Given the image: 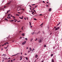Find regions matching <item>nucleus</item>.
I'll return each mask as SVG.
<instances>
[{"instance_id":"f257e3e1","label":"nucleus","mask_w":62,"mask_h":62,"mask_svg":"<svg viewBox=\"0 0 62 62\" xmlns=\"http://www.w3.org/2000/svg\"><path fill=\"white\" fill-rule=\"evenodd\" d=\"M11 1H10L6 5V7H8V6H9V5H10V4H11Z\"/></svg>"},{"instance_id":"f03ea898","label":"nucleus","mask_w":62,"mask_h":62,"mask_svg":"<svg viewBox=\"0 0 62 62\" xmlns=\"http://www.w3.org/2000/svg\"><path fill=\"white\" fill-rule=\"evenodd\" d=\"M38 42H39V43H41V42H42V39H40L38 41Z\"/></svg>"},{"instance_id":"7ed1b4c3","label":"nucleus","mask_w":62,"mask_h":62,"mask_svg":"<svg viewBox=\"0 0 62 62\" xmlns=\"http://www.w3.org/2000/svg\"><path fill=\"white\" fill-rule=\"evenodd\" d=\"M25 43H26V41H25L24 42L22 43V45H24V44H25Z\"/></svg>"},{"instance_id":"20e7f679","label":"nucleus","mask_w":62,"mask_h":62,"mask_svg":"<svg viewBox=\"0 0 62 62\" xmlns=\"http://www.w3.org/2000/svg\"><path fill=\"white\" fill-rule=\"evenodd\" d=\"M59 27H58L57 28H56L55 29V31H56V30H58V29H59Z\"/></svg>"},{"instance_id":"39448f33","label":"nucleus","mask_w":62,"mask_h":62,"mask_svg":"<svg viewBox=\"0 0 62 62\" xmlns=\"http://www.w3.org/2000/svg\"><path fill=\"white\" fill-rule=\"evenodd\" d=\"M9 11H10V10H8V11H7V13H5V14H7V13H8V12H9Z\"/></svg>"},{"instance_id":"423d86ee","label":"nucleus","mask_w":62,"mask_h":62,"mask_svg":"<svg viewBox=\"0 0 62 62\" xmlns=\"http://www.w3.org/2000/svg\"><path fill=\"white\" fill-rule=\"evenodd\" d=\"M3 59H4L5 60H6V59H7V58H4V57H3Z\"/></svg>"},{"instance_id":"0eeeda50","label":"nucleus","mask_w":62,"mask_h":62,"mask_svg":"<svg viewBox=\"0 0 62 62\" xmlns=\"http://www.w3.org/2000/svg\"><path fill=\"white\" fill-rule=\"evenodd\" d=\"M52 62H54V59H53L52 60Z\"/></svg>"},{"instance_id":"6e6552de","label":"nucleus","mask_w":62,"mask_h":62,"mask_svg":"<svg viewBox=\"0 0 62 62\" xmlns=\"http://www.w3.org/2000/svg\"><path fill=\"white\" fill-rule=\"evenodd\" d=\"M52 10V9L51 8H50L49 9V11H51Z\"/></svg>"},{"instance_id":"1a4fd4ad","label":"nucleus","mask_w":62,"mask_h":62,"mask_svg":"<svg viewBox=\"0 0 62 62\" xmlns=\"http://www.w3.org/2000/svg\"><path fill=\"white\" fill-rule=\"evenodd\" d=\"M24 33H23L22 34V35L23 36H24V35H25Z\"/></svg>"},{"instance_id":"9d476101","label":"nucleus","mask_w":62,"mask_h":62,"mask_svg":"<svg viewBox=\"0 0 62 62\" xmlns=\"http://www.w3.org/2000/svg\"><path fill=\"white\" fill-rule=\"evenodd\" d=\"M38 55L36 54V56H35V57L36 58H37L38 57Z\"/></svg>"},{"instance_id":"9b49d317","label":"nucleus","mask_w":62,"mask_h":62,"mask_svg":"<svg viewBox=\"0 0 62 62\" xmlns=\"http://www.w3.org/2000/svg\"><path fill=\"white\" fill-rule=\"evenodd\" d=\"M4 20H6V21H8V19H7V18H5Z\"/></svg>"},{"instance_id":"f8f14e48","label":"nucleus","mask_w":62,"mask_h":62,"mask_svg":"<svg viewBox=\"0 0 62 62\" xmlns=\"http://www.w3.org/2000/svg\"><path fill=\"white\" fill-rule=\"evenodd\" d=\"M33 38H31V41H32V40H33Z\"/></svg>"},{"instance_id":"ddd939ff","label":"nucleus","mask_w":62,"mask_h":62,"mask_svg":"<svg viewBox=\"0 0 62 62\" xmlns=\"http://www.w3.org/2000/svg\"><path fill=\"white\" fill-rule=\"evenodd\" d=\"M23 16H22V18H21V19H23Z\"/></svg>"},{"instance_id":"4468645a","label":"nucleus","mask_w":62,"mask_h":62,"mask_svg":"<svg viewBox=\"0 0 62 62\" xmlns=\"http://www.w3.org/2000/svg\"><path fill=\"white\" fill-rule=\"evenodd\" d=\"M44 47H46V45H45L44 46Z\"/></svg>"},{"instance_id":"2eb2a0df","label":"nucleus","mask_w":62,"mask_h":62,"mask_svg":"<svg viewBox=\"0 0 62 62\" xmlns=\"http://www.w3.org/2000/svg\"><path fill=\"white\" fill-rule=\"evenodd\" d=\"M30 51H32V49H31V48H30Z\"/></svg>"},{"instance_id":"dca6fc26","label":"nucleus","mask_w":62,"mask_h":62,"mask_svg":"<svg viewBox=\"0 0 62 62\" xmlns=\"http://www.w3.org/2000/svg\"><path fill=\"white\" fill-rule=\"evenodd\" d=\"M26 60H28V58L27 57H26Z\"/></svg>"},{"instance_id":"f3484780","label":"nucleus","mask_w":62,"mask_h":62,"mask_svg":"<svg viewBox=\"0 0 62 62\" xmlns=\"http://www.w3.org/2000/svg\"><path fill=\"white\" fill-rule=\"evenodd\" d=\"M29 23L30 24V26H31V23L30 22H29Z\"/></svg>"},{"instance_id":"a211bd4d","label":"nucleus","mask_w":62,"mask_h":62,"mask_svg":"<svg viewBox=\"0 0 62 62\" xmlns=\"http://www.w3.org/2000/svg\"><path fill=\"white\" fill-rule=\"evenodd\" d=\"M40 33V31H39L37 33V34H39V33Z\"/></svg>"},{"instance_id":"6ab92c4d","label":"nucleus","mask_w":62,"mask_h":62,"mask_svg":"<svg viewBox=\"0 0 62 62\" xmlns=\"http://www.w3.org/2000/svg\"><path fill=\"white\" fill-rule=\"evenodd\" d=\"M16 54H15V55H12V56H16Z\"/></svg>"},{"instance_id":"aec40b11","label":"nucleus","mask_w":62,"mask_h":62,"mask_svg":"<svg viewBox=\"0 0 62 62\" xmlns=\"http://www.w3.org/2000/svg\"><path fill=\"white\" fill-rule=\"evenodd\" d=\"M38 7V5H37V6H35V8H37Z\"/></svg>"},{"instance_id":"412c9836","label":"nucleus","mask_w":62,"mask_h":62,"mask_svg":"<svg viewBox=\"0 0 62 62\" xmlns=\"http://www.w3.org/2000/svg\"><path fill=\"white\" fill-rule=\"evenodd\" d=\"M36 39L35 40V41H36V40H38V39L37 38H36Z\"/></svg>"},{"instance_id":"4be33fe9","label":"nucleus","mask_w":62,"mask_h":62,"mask_svg":"<svg viewBox=\"0 0 62 62\" xmlns=\"http://www.w3.org/2000/svg\"><path fill=\"white\" fill-rule=\"evenodd\" d=\"M25 40H27V39L26 38H25Z\"/></svg>"},{"instance_id":"5701e85b","label":"nucleus","mask_w":62,"mask_h":62,"mask_svg":"<svg viewBox=\"0 0 62 62\" xmlns=\"http://www.w3.org/2000/svg\"><path fill=\"white\" fill-rule=\"evenodd\" d=\"M53 56V54H52L51 55V56Z\"/></svg>"},{"instance_id":"b1692460","label":"nucleus","mask_w":62,"mask_h":62,"mask_svg":"<svg viewBox=\"0 0 62 62\" xmlns=\"http://www.w3.org/2000/svg\"><path fill=\"white\" fill-rule=\"evenodd\" d=\"M34 20H37L36 18H34Z\"/></svg>"},{"instance_id":"393cba45","label":"nucleus","mask_w":62,"mask_h":62,"mask_svg":"<svg viewBox=\"0 0 62 62\" xmlns=\"http://www.w3.org/2000/svg\"><path fill=\"white\" fill-rule=\"evenodd\" d=\"M34 13V12H32V14H33L34 15V14H33V13Z\"/></svg>"},{"instance_id":"a878e982","label":"nucleus","mask_w":62,"mask_h":62,"mask_svg":"<svg viewBox=\"0 0 62 62\" xmlns=\"http://www.w3.org/2000/svg\"><path fill=\"white\" fill-rule=\"evenodd\" d=\"M34 33H35V32H33V33H32L31 34H32V35H33V34H34Z\"/></svg>"},{"instance_id":"bb28decb","label":"nucleus","mask_w":62,"mask_h":62,"mask_svg":"<svg viewBox=\"0 0 62 62\" xmlns=\"http://www.w3.org/2000/svg\"><path fill=\"white\" fill-rule=\"evenodd\" d=\"M20 54V53H17V54H16V55H17L18 54Z\"/></svg>"},{"instance_id":"cd10ccee","label":"nucleus","mask_w":62,"mask_h":62,"mask_svg":"<svg viewBox=\"0 0 62 62\" xmlns=\"http://www.w3.org/2000/svg\"><path fill=\"white\" fill-rule=\"evenodd\" d=\"M33 10L34 11V12H35L36 13V10Z\"/></svg>"},{"instance_id":"c85d7f7f","label":"nucleus","mask_w":62,"mask_h":62,"mask_svg":"<svg viewBox=\"0 0 62 62\" xmlns=\"http://www.w3.org/2000/svg\"><path fill=\"white\" fill-rule=\"evenodd\" d=\"M35 8H34L33 9H32V10H34V9H35Z\"/></svg>"},{"instance_id":"c756f323","label":"nucleus","mask_w":62,"mask_h":62,"mask_svg":"<svg viewBox=\"0 0 62 62\" xmlns=\"http://www.w3.org/2000/svg\"><path fill=\"white\" fill-rule=\"evenodd\" d=\"M4 48L5 49H7V47H4Z\"/></svg>"},{"instance_id":"7c9ffc66","label":"nucleus","mask_w":62,"mask_h":62,"mask_svg":"<svg viewBox=\"0 0 62 62\" xmlns=\"http://www.w3.org/2000/svg\"><path fill=\"white\" fill-rule=\"evenodd\" d=\"M5 55V54H3V55H2V56H4V55Z\"/></svg>"},{"instance_id":"2f4dec72","label":"nucleus","mask_w":62,"mask_h":62,"mask_svg":"<svg viewBox=\"0 0 62 62\" xmlns=\"http://www.w3.org/2000/svg\"><path fill=\"white\" fill-rule=\"evenodd\" d=\"M22 59V58H20V60H21Z\"/></svg>"},{"instance_id":"473e14b6","label":"nucleus","mask_w":62,"mask_h":62,"mask_svg":"<svg viewBox=\"0 0 62 62\" xmlns=\"http://www.w3.org/2000/svg\"><path fill=\"white\" fill-rule=\"evenodd\" d=\"M43 25V23H42V24H41L40 26H41V25Z\"/></svg>"},{"instance_id":"72a5a7b5","label":"nucleus","mask_w":62,"mask_h":62,"mask_svg":"<svg viewBox=\"0 0 62 62\" xmlns=\"http://www.w3.org/2000/svg\"><path fill=\"white\" fill-rule=\"evenodd\" d=\"M34 50L35 49H34V48L32 50V51H33V50Z\"/></svg>"},{"instance_id":"f704fd0d","label":"nucleus","mask_w":62,"mask_h":62,"mask_svg":"<svg viewBox=\"0 0 62 62\" xmlns=\"http://www.w3.org/2000/svg\"><path fill=\"white\" fill-rule=\"evenodd\" d=\"M30 52V51H29L28 52V53H29V52Z\"/></svg>"},{"instance_id":"c9c22d12","label":"nucleus","mask_w":62,"mask_h":62,"mask_svg":"<svg viewBox=\"0 0 62 62\" xmlns=\"http://www.w3.org/2000/svg\"><path fill=\"white\" fill-rule=\"evenodd\" d=\"M12 17H13V18H15V17L13 16H12Z\"/></svg>"},{"instance_id":"e433bc0d","label":"nucleus","mask_w":62,"mask_h":62,"mask_svg":"<svg viewBox=\"0 0 62 62\" xmlns=\"http://www.w3.org/2000/svg\"><path fill=\"white\" fill-rule=\"evenodd\" d=\"M60 23H59V24H58L57 25H59V24Z\"/></svg>"},{"instance_id":"4c0bfd02","label":"nucleus","mask_w":62,"mask_h":62,"mask_svg":"<svg viewBox=\"0 0 62 62\" xmlns=\"http://www.w3.org/2000/svg\"><path fill=\"white\" fill-rule=\"evenodd\" d=\"M42 15V14H40L39 15L40 16H41V15Z\"/></svg>"},{"instance_id":"58836bf2","label":"nucleus","mask_w":62,"mask_h":62,"mask_svg":"<svg viewBox=\"0 0 62 62\" xmlns=\"http://www.w3.org/2000/svg\"><path fill=\"white\" fill-rule=\"evenodd\" d=\"M22 30H23V27H22Z\"/></svg>"},{"instance_id":"ea45409f","label":"nucleus","mask_w":62,"mask_h":62,"mask_svg":"<svg viewBox=\"0 0 62 62\" xmlns=\"http://www.w3.org/2000/svg\"><path fill=\"white\" fill-rule=\"evenodd\" d=\"M11 21H12V22H14V20H12Z\"/></svg>"},{"instance_id":"a19ab883","label":"nucleus","mask_w":62,"mask_h":62,"mask_svg":"<svg viewBox=\"0 0 62 62\" xmlns=\"http://www.w3.org/2000/svg\"><path fill=\"white\" fill-rule=\"evenodd\" d=\"M24 19H25V20H26V18L25 17L24 18Z\"/></svg>"},{"instance_id":"79ce46f5","label":"nucleus","mask_w":62,"mask_h":62,"mask_svg":"<svg viewBox=\"0 0 62 62\" xmlns=\"http://www.w3.org/2000/svg\"><path fill=\"white\" fill-rule=\"evenodd\" d=\"M8 15L9 16H10V14H8Z\"/></svg>"},{"instance_id":"37998d69","label":"nucleus","mask_w":62,"mask_h":62,"mask_svg":"<svg viewBox=\"0 0 62 62\" xmlns=\"http://www.w3.org/2000/svg\"><path fill=\"white\" fill-rule=\"evenodd\" d=\"M6 43H5L4 44V45H6Z\"/></svg>"},{"instance_id":"c03bdc74","label":"nucleus","mask_w":62,"mask_h":62,"mask_svg":"<svg viewBox=\"0 0 62 62\" xmlns=\"http://www.w3.org/2000/svg\"><path fill=\"white\" fill-rule=\"evenodd\" d=\"M12 61H13L12 60H11V62H12Z\"/></svg>"},{"instance_id":"a18cd8bd","label":"nucleus","mask_w":62,"mask_h":62,"mask_svg":"<svg viewBox=\"0 0 62 62\" xmlns=\"http://www.w3.org/2000/svg\"><path fill=\"white\" fill-rule=\"evenodd\" d=\"M43 3H45V1H43Z\"/></svg>"},{"instance_id":"49530a36","label":"nucleus","mask_w":62,"mask_h":62,"mask_svg":"<svg viewBox=\"0 0 62 62\" xmlns=\"http://www.w3.org/2000/svg\"><path fill=\"white\" fill-rule=\"evenodd\" d=\"M16 15H17V16H19V15H18V14H16Z\"/></svg>"},{"instance_id":"de8ad7c7","label":"nucleus","mask_w":62,"mask_h":62,"mask_svg":"<svg viewBox=\"0 0 62 62\" xmlns=\"http://www.w3.org/2000/svg\"><path fill=\"white\" fill-rule=\"evenodd\" d=\"M20 58H22V56H20Z\"/></svg>"},{"instance_id":"09e8293b","label":"nucleus","mask_w":62,"mask_h":62,"mask_svg":"<svg viewBox=\"0 0 62 62\" xmlns=\"http://www.w3.org/2000/svg\"><path fill=\"white\" fill-rule=\"evenodd\" d=\"M26 19L27 20H28V17Z\"/></svg>"},{"instance_id":"8fccbe9b","label":"nucleus","mask_w":62,"mask_h":62,"mask_svg":"<svg viewBox=\"0 0 62 62\" xmlns=\"http://www.w3.org/2000/svg\"><path fill=\"white\" fill-rule=\"evenodd\" d=\"M28 49V47H27L26 48V49Z\"/></svg>"},{"instance_id":"3c124183","label":"nucleus","mask_w":62,"mask_h":62,"mask_svg":"<svg viewBox=\"0 0 62 62\" xmlns=\"http://www.w3.org/2000/svg\"><path fill=\"white\" fill-rule=\"evenodd\" d=\"M4 61V60L3 59L2 60V62H3V61Z\"/></svg>"},{"instance_id":"603ef678","label":"nucleus","mask_w":62,"mask_h":62,"mask_svg":"<svg viewBox=\"0 0 62 62\" xmlns=\"http://www.w3.org/2000/svg\"><path fill=\"white\" fill-rule=\"evenodd\" d=\"M43 34H45V33H44V31H43Z\"/></svg>"},{"instance_id":"864d4df0","label":"nucleus","mask_w":62,"mask_h":62,"mask_svg":"<svg viewBox=\"0 0 62 62\" xmlns=\"http://www.w3.org/2000/svg\"><path fill=\"white\" fill-rule=\"evenodd\" d=\"M10 60H9V61H8V62H10Z\"/></svg>"},{"instance_id":"5fc2aeb1","label":"nucleus","mask_w":62,"mask_h":62,"mask_svg":"<svg viewBox=\"0 0 62 62\" xmlns=\"http://www.w3.org/2000/svg\"><path fill=\"white\" fill-rule=\"evenodd\" d=\"M31 28H32V26H31Z\"/></svg>"},{"instance_id":"6e6d98bb","label":"nucleus","mask_w":62,"mask_h":62,"mask_svg":"<svg viewBox=\"0 0 62 62\" xmlns=\"http://www.w3.org/2000/svg\"><path fill=\"white\" fill-rule=\"evenodd\" d=\"M22 10H24V9L23 8V9H22Z\"/></svg>"},{"instance_id":"4d7b16f0","label":"nucleus","mask_w":62,"mask_h":62,"mask_svg":"<svg viewBox=\"0 0 62 62\" xmlns=\"http://www.w3.org/2000/svg\"><path fill=\"white\" fill-rule=\"evenodd\" d=\"M27 55V54H26L25 53V55Z\"/></svg>"},{"instance_id":"13d9d810","label":"nucleus","mask_w":62,"mask_h":62,"mask_svg":"<svg viewBox=\"0 0 62 62\" xmlns=\"http://www.w3.org/2000/svg\"><path fill=\"white\" fill-rule=\"evenodd\" d=\"M30 7H31V8H32V7L31 6H30Z\"/></svg>"},{"instance_id":"bf43d9fd","label":"nucleus","mask_w":62,"mask_h":62,"mask_svg":"<svg viewBox=\"0 0 62 62\" xmlns=\"http://www.w3.org/2000/svg\"><path fill=\"white\" fill-rule=\"evenodd\" d=\"M15 60V59H14V60H13V61H14V60Z\"/></svg>"},{"instance_id":"052dcab7","label":"nucleus","mask_w":62,"mask_h":62,"mask_svg":"<svg viewBox=\"0 0 62 62\" xmlns=\"http://www.w3.org/2000/svg\"><path fill=\"white\" fill-rule=\"evenodd\" d=\"M48 6V5H46V6L47 7Z\"/></svg>"},{"instance_id":"680f3d73","label":"nucleus","mask_w":62,"mask_h":62,"mask_svg":"<svg viewBox=\"0 0 62 62\" xmlns=\"http://www.w3.org/2000/svg\"><path fill=\"white\" fill-rule=\"evenodd\" d=\"M6 43V44H8V42H7Z\"/></svg>"},{"instance_id":"e2e57ef3","label":"nucleus","mask_w":62,"mask_h":62,"mask_svg":"<svg viewBox=\"0 0 62 62\" xmlns=\"http://www.w3.org/2000/svg\"><path fill=\"white\" fill-rule=\"evenodd\" d=\"M30 9H31V10L32 9H31V8H30Z\"/></svg>"},{"instance_id":"0e129e2a","label":"nucleus","mask_w":62,"mask_h":62,"mask_svg":"<svg viewBox=\"0 0 62 62\" xmlns=\"http://www.w3.org/2000/svg\"><path fill=\"white\" fill-rule=\"evenodd\" d=\"M6 55H4L5 57H6Z\"/></svg>"},{"instance_id":"69168bd1","label":"nucleus","mask_w":62,"mask_h":62,"mask_svg":"<svg viewBox=\"0 0 62 62\" xmlns=\"http://www.w3.org/2000/svg\"><path fill=\"white\" fill-rule=\"evenodd\" d=\"M7 18H8V19H9V17H7Z\"/></svg>"},{"instance_id":"338daca9","label":"nucleus","mask_w":62,"mask_h":62,"mask_svg":"<svg viewBox=\"0 0 62 62\" xmlns=\"http://www.w3.org/2000/svg\"><path fill=\"white\" fill-rule=\"evenodd\" d=\"M9 18L10 19H11V18H10V16H9Z\"/></svg>"},{"instance_id":"774afa93","label":"nucleus","mask_w":62,"mask_h":62,"mask_svg":"<svg viewBox=\"0 0 62 62\" xmlns=\"http://www.w3.org/2000/svg\"><path fill=\"white\" fill-rule=\"evenodd\" d=\"M49 2H46V3H47V4H48V3Z\"/></svg>"}]
</instances>
